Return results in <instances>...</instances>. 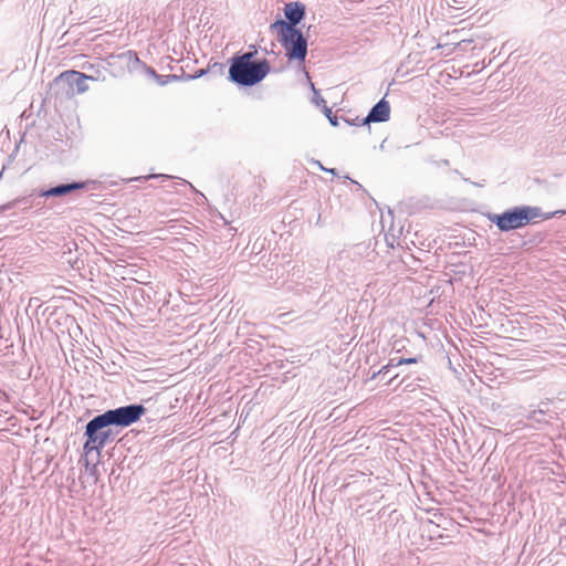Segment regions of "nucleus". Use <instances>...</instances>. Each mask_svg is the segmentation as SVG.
Returning <instances> with one entry per match:
<instances>
[{
  "instance_id": "obj_1",
  "label": "nucleus",
  "mask_w": 566,
  "mask_h": 566,
  "mask_svg": "<svg viewBox=\"0 0 566 566\" xmlns=\"http://www.w3.org/2000/svg\"><path fill=\"white\" fill-rule=\"evenodd\" d=\"M255 54L253 50L231 59L228 71L230 82L241 87H252L265 78L270 73L269 61H252Z\"/></svg>"
},
{
  "instance_id": "obj_2",
  "label": "nucleus",
  "mask_w": 566,
  "mask_h": 566,
  "mask_svg": "<svg viewBox=\"0 0 566 566\" xmlns=\"http://www.w3.org/2000/svg\"><path fill=\"white\" fill-rule=\"evenodd\" d=\"M566 210H558L545 213L538 207L518 206L501 213H489L488 220L497 227L501 232H509L526 227L534 220L541 218L548 220L557 214H565Z\"/></svg>"
},
{
  "instance_id": "obj_3",
  "label": "nucleus",
  "mask_w": 566,
  "mask_h": 566,
  "mask_svg": "<svg viewBox=\"0 0 566 566\" xmlns=\"http://www.w3.org/2000/svg\"><path fill=\"white\" fill-rule=\"evenodd\" d=\"M114 423L104 421L99 418H91L85 426V443H83V452L85 455L93 451H96L97 455H101L102 449L108 443L114 442L117 431H114Z\"/></svg>"
},
{
  "instance_id": "obj_4",
  "label": "nucleus",
  "mask_w": 566,
  "mask_h": 566,
  "mask_svg": "<svg viewBox=\"0 0 566 566\" xmlns=\"http://www.w3.org/2000/svg\"><path fill=\"white\" fill-rule=\"evenodd\" d=\"M276 33V40L285 50V57L289 62L304 65L307 55V40L301 30H270Z\"/></svg>"
},
{
  "instance_id": "obj_5",
  "label": "nucleus",
  "mask_w": 566,
  "mask_h": 566,
  "mask_svg": "<svg viewBox=\"0 0 566 566\" xmlns=\"http://www.w3.org/2000/svg\"><path fill=\"white\" fill-rule=\"evenodd\" d=\"M96 80L95 76L82 72L65 71L53 80L52 88L55 90L56 94L71 98L87 91L86 82Z\"/></svg>"
},
{
  "instance_id": "obj_6",
  "label": "nucleus",
  "mask_w": 566,
  "mask_h": 566,
  "mask_svg": "<svg viewBox=\"0 0 566 566\" xmlns=\"http://www.w3.org/2000/svg\"><path fill=\"white\" fill-rule=\"evenodd\" d=\"M147 409L142 403L126 405L123 407L107 409L95 416L96 419L116 424V428H127L144 417Z\"/></svg>"
},
{
  "instance_id": "obj_7",
  "label": "nucleus",
  "mask_w": 566,
  "mask_h": 566,
  "mask_svg": "<svg viewBox=\"0 0 566 566\" xmlns=\"http://www.w3.org/2000/svg\"><path fill=\"white\" fill-rule=\"evenodd\" d=\"M285 20L276 19L270 24V30H300L297 25L306 15V7L301 1L286 2L283 7Z\"/></svg>"
},
{
  "instance_id": "obj_8",
  "label": "nucleus",
  "mask_w": 566,
  "mask_h": 566,
  "mask_svg": "<svg viewBox=\"0 0 566 566\" xmlns=\"http://www.w3.org/2000/svg\"><path fill=\"white\" fill-rule=\"evenodd\" d=\"M91 182L88 181H72L69 184H59L49 189H39L33 191L31 197L38 196L40 198H62L67 197L74 191L84 190Z\"/></svg>"
},
{
  "instance_id": "obj_9",
  "label": "nucleus",
  "mask_w": 566,
  "mask_h": 566,
  "mask_svg": "<svg viewBox=\"0 0 566 566\" xmlns=\"http://www.w3.org/2000/svg\"><path fill=\"white\" fill-rule=\"evenodd\" d=\"M390 119V104L382 97L376 105L370 108L369 114L360 119V125H369L371 123H386Z\"/></svg>"
},
{
  "instance_id": "obj_10",
  "label": "nucleus",
  "mask_w": 566,
  "mask_h": 566,
  "mask_svg": "<svg viewBox=\"0 0 566 566\" xmlns=\"http://www.w3.org/2000/svg\"><path fill=\"white\" fill-rule=\"evenodd\" d=\"M418 363V357H410V358H391L389 364L382 366L379 371L374 373L373 376H370V379H377L379 376H387V374L390 373V369L394 367L402 366V365H411Z\"/></svg>"
},
{
  "instance_id": "obj_11",
  "label": "nucleus",
  "mask_w": 566,
  "mask_h": 566,
  "mask_svg": "<svg viewBox=\"0 0 566 566\" xmlns=\"http://www.w3.org/2000/svg\"><path fill=\"white\" fill-rule=\"evenodd\" d=\"M525 418L526 420L532 422L533 428H538L549 422V420L546 419V410H544L543 408H537L528 411Z\"/></svg>"
},
{
  "instance_id": "obj_12",
  "label": "nucleus",
  "mask_w": 566,
  "mask_h": 566,
  "mask_svg": "<svg viewBox=\"0 0 566 566\" xmlns=\"http://www.w3.org/2000/svg\"><path fill=\"white\" fill-rule=\"evenodd\" d=\"M155 81H157V84L160 86L167 85L169 83L178 82L181 80V77L177 74H168V75H155Z\"/></svg>"
},
{
  "instance_id": "obj_13",
  "label": "nucleus",
  "mask_w": 566,
  "mask_h": 566,
  "mask_svg": "<svg viewBox=\"0 0 566 566\" xmlns=\"http://www.w3.org/2000/svg\"><path fill=\"white\" fill-rule=\"evenodd\" d=\"M85 470L86 474L91 478V481H93V484L97 483V465L91 464L90 460L85 459Z\"/></svg>"
},
{
  "instance_id": "obj_14",
  "label": "nucleus",
  "mask_w": 566,
  "mask_h": 566,
  "mask_svg": "<svg viewBox=\"0 0 566 566\" xmlns=\"http://www.w3.org/2000/svg\"><path fill=\"white\" fill-rule=\"evenodd\" d=\"M325 115H326V117H328L329 124H332V126H334V127L339 126V122L337 120V116H335L333 114V112L329 108H327V107H325Z\"/></svg>"
},
{
  "instance_id": "obj_15",
  "label": "nucleus",
  "mask_w": 566,
  "mask_h": 566,
  "mask_svg": "<svg viewBox=\"0 0 566 566\" xmlns=\"http://www.w3.org/2000/svg\"><path fill=\"white\" fill-rule=\"evenodd\" d=\"M208 72H209L208 69H200L197 72H195L193 74H188V78H200L203 75L208 74Z\"/></svg>"
},
{
  "instance_id": "obj_16",
  "label": "nucleus",
  "mask_w": 566,
  "mask_h": 566,
  "mask_svg": "<svg viewBox=\"0 0 566 566\" xmlns=\"http://www.w3.org/2000/svg\"><path fill=\"white\" fill-rule=\"evenodd\" d=\"M360 119L361 118H354L353 120H344L346 122L347 125L349 126H364V125H360Z\"/></svg>"
},
{
  "instance_id": "obj_17",
  "label": "nucleus",
  "mask_w": 566,
  "mask_h": 566,
  "mask_svg": "<svg viewBox=\"0 0 566 566\" xmlns=\"http://www.w3.org/2000/svg\"><path fill=\"white\" fill-rule=\"evenodd\" d=\"M181 184H184V185H186V186L190 187V189H191V190H193V192H196L198 196H200V198H201V199H203V200H205V196H203L202 193H200L199 191H197V190L195 189V187H193L190 182H188L187 180H185V179H184V182H181Z\"/></svg>"
},
{
  "instance_id": "obj_18",
  "label": "nucleus",
  "mask_w": 566,
  "mask_h": 566,
  "mask_svg": "<svg viewBox=\"0 0 566 566\" xmlns=\"http://www.w3.org/2000/svg\"><path fill=\"white\" fill-rule=\"evenodd\" d=\"M25 202H27V198L18 199V200H15V201L4 206V209L11 208V207H13L15 205H19V203H25Z\"/></svg>"
},
{
  "instance_id": "obj_19",
  "label": "nucleus",
  "mask_w": 566,
  "mask_h": 566,
  "mask_svg": "<svg viewBox=\"0 0 566 566\" xmlns=\"http://www.w3.org/2000/svg\"><path fill=\"white\" fill-rule=\"evenodd\" d=\"M127 56H129L130 61H134L136 63H140V60L137 57V54L132 52V51H127Z\"/></svg>"
},
{
  "instance_id": "obj_20",
  "label": "nucleus",
  "mask_w": 566,
  "mask_h": 566,
  "mask_svg": "<svg viewBox=\"0 0 566 566\" xmlns=\"http://www.w3.org/2000/svg\"><path fill=\"white\" fill-rule=\"evenodd\" d=\"M146 73L147 75L155 78V76H160V74L156 73L155 70L150 66H146Z\"/></svg>"
},
{
  "instance_id": "obj_21",
  "label": "nucleus",
  "mask_w": 566,
  "mask_h": 566,
  "mask_svg": "<svg viewBox=\"0 0 566 566\" xmlns=\"http://www.w3.org/2000/svg\"><path fill=\"white\" fill-rule=\"evenodd\" d=\"M318 166H319V169L326 171V172H331L333 175H335V169L334 168H326L324 166H322L319 163H318Z\"/></svg>"
},
{
  "instance_id": "obj_22",
  "label": "nucleus",
  "mask_w": 566,
  "mask_h": 566,
  "mask_svg": "<svg viewBox=\"0 0 566 566\" xmlns=\"http://www.w3.org/2000/svg\"><path fill=\"white\" fill-rule=\"evenodd\" d=\"M147 178H163V179H168L169 176L168 175H150L148 176Z\"/></svg>"
},
{
  "instance_id": "obj_23",
  "label": "nucleus",
  "mask_w": 566,
  "mask_h": 566,
  "mask_svg": "<svg viewBox=\"0 0 566 566\" xmlns=\"http://www.w3.org/2000/svg\"><path fill=\"white\" fill-rule=\"evenodd\" d=\"M181 80L180 81H193L195 78H188V74H181L180 75Z\"/></svg>"
},
{
  "instance_id": "obj_24",
  "label": "nucleus",
  "mask_w": 566,
  "mask_h": 566,
  "mask_svg": "<svg viewBox=\"0 0 566 566\" xmlns=\"http://www.w3.org/2000/svg\"><path fill=\"white\" fill-rule=\"evenodd\" d=\"M0 398H4L7 400V394L2 389H0Z\"/></svg>"
},
{
  "instance_id": "obj_25",
  "label": "nucleus",
  "mask_w": 566,
  "mask_h": 566,
  "mask_svg": "<svg viewBox=\"0 0 566 566\" xmlns=\"http://www.w3.org/2000/svg\"><path fill=\"white\" fill-rule=\"evenodd\" d=\"M264 53H270V54H275V51H272V50H264Z\"/></svg>"
},
{
  "instance_id": "obj_26",
  "label": "nucleus",
  "mask_w": 566,
  "mask_h": 566,
  "mask_svg": "<svg viewBox=\"0 0 566 566\" xmlns=\"http://www.w3.org/2000/svg\"><path fill=\"white\" fill-rule=\"evenodd\" d=\"M264 53H270V54H275V51H272V50H264Z\"/></svg>"
},
{
  "instance_id": "obj_27",
  "label": "nucleus",
  "mask_w": 566,
  "mask_h": 566,
  "mask_svg": "<svg viewBox=\"0 0 566 566\" xmlns=\"http://www.w3.org/2000/svg\"><path fill=\"white\" fill-rule=\"evenodd\" d=\"M264 53H270V54H275V51H272V50H264Z\"/></svg>"
},
{
  "instance_id": "obj_28",
  "label": "nucleus",
  "mask_w": 566,
  "mask_h": 566,
  "mask_svg": "<svg viewBox=\"0 0 566 566\" xmlns=\"http://www.w3.org/2000/svg\"><path fill=\"white\" fill-rule=\"evenodd\" d=\"M353 182H354V185H356V186H357V188L361 189V185H359V184H358V182H356V181H353Z\"/></svg>"
}]
</instances>
